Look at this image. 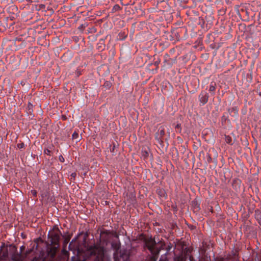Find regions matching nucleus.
<instances>
[{
  "label": "nucleus",
  "instance_id": "1",
  "mask_svg": "<svg viewBox=\"0 0 261 261\" xmlns=\"http://www.w3.org/2000/svg\"><path fill=\"white\" fill-rule=\"evenodd\" d=\"M143 240L144 242V247L147 248L152 254V255L150 257L149 261H156L160 250L156 247V243L155 241L151 237L149 238L143 237Z\"/></svg>",
  "mask_w": 261,
  "mask_h": 261
},
{
  "label": "nucleus",
  "instance_id": "2",
  "mask_svg": "<svg viewBox=\"0 0 261 261\" xmlns=\"http://www.w3.org/2000/svg\"><path fill=\"white\" fill-rule=\"evenodd\" d=\"M112 248L115 250L114 253V261H129L128 256L125 255H120L118 256V252L120 248V243L118 242H113L111 244Z\"/></svg>",
  "mask_w": 261,
  "mask_h": 261
},
{
  "label": "nucleus",
  "instance_id": "3",
  "mask_svg": "<svg viewBox=\"0 0 261 261\" xmlns=\"http://www.w3.org/2000/svg\"><path fill=\"white\" fill-rule=\"evenodd\" d=\"M61 235L62 233L59 229L57 232H52L48 234V238L50 239V244L52 246H60V240Z\"/></svg>",
  "mask_w": 261,
  "mask_h": 261
},
{
  "label": "nucleus",
  "instance_id": "4",
  "mask_svg": "<svg viewBox=\"0 0 261 261\" xmlns=\"http://www.w3.org/2000/svg\"><path fill=\"white\" fill-rule=\"evenodd\" d=\"M100 236L102 241L105 242L109 241L112 236H114L117 239L119 238L118 234L116 232L106 229L101 231Z\"/></svg>",
  "mask_w": 261,
  "mask_h": 261
},
{
  "label": "nucleus",
  "instance_id": "5",
  "mask_svg": "<svg viewBox=\"0 0 261 261\" xmlns=\"http://www.w3.org/2000/svg\"><path fill=\"white\" fill-rule=\"evenodd\" d=\"M208 94L206 91H201L198 96L199 101L200 102V105L203 106L205 104H206L208 101Z\"/></svg>",
  "mask_w": 261,
  "mask_h": 261
},
{
  "label": "nucleus",
  "instance_id": "6",
  "mask_svg": "<svg viewBox=\"0 0 261 261\" xmlns=\"http://www.w3.org/2000/svg\"><path fill=\"white\" fill-rule=\"evenodd\" d=\"M59 247L58 246H53L48 248L47 252L48 255L52 259H54L58 251Z\"/></svg>",
  "mask_w": 261,
  "mask_h": 261
},
{
  "label": "nucleus",
  "instance_id": "7",
  "mask_svg": "<svg viewBox=\"0 0 261 261\" xmlns=\"http://www.w3.org/2000/svg\"><path fill=\"white\" fill-rule=\"evenodd\" d=\"M193 257L186 253L184 256H178L174 258V261H192Z\"/></svg>",
  "mask_w": 261,
  "mask_h": 261
},
{
  "label": "nucleus",
  "instance_id": "8",
  "mask_svg": "<svg viewBox=\"0 0 261 261\" xmlns=\"http://www.w3.org/2000/svg\"><path fill=\"white\" fill-rule=\"evenodd\" d=\"M165 130L164 128L160 127L158 132L156 133L155 138L159 143L163 142L162 138L165 135Z\"/></svg>",
  "mask_w": 261,
  "mask_h": 261
},
{
  "label": "nucleus",
  "instance_id": "9",
  "mask_svg": "<svg viewBox=\"0 0 261 261\" xmlns=\"http://www.w3.org/2000/svg\"><path fill=\"white\" fill-rule=\"evenodd\" d=\"M216 83L214 82H212L210 85L209 92L211 93V95H214L216 90Z\"/></svg>",
  "mask_w": 261,
  "mask_h": 261
},
{
  "label": "nucleus",
  "instance_id": "10",
  "mask_svg": "<svg viewBox=\"0 0 261 261\" xmlns=\"http://www.w3.org/2000/svg\"><path fill=\"white\" fill-rule=\"evenodd\" d=\"M254 216L258 222L261 224V211L259 210H256L255 211Z\"/></svg>",
  "mask_w": 261,
  "mask_h": 261
},
{
  "label": "nucleus",
  "instance_id": "11",
  "mask_svg": "<svg viewBox=\"0 0 261 261\" xmlns=\"http://www.w3.org/2000/svg\"><path fill=\"white\" fill-rule=\"evenodd\" d=\"M33 105L30 102H29L28 104V107H27L28 113H31L33 112Z\"/></svg>",
  "mask_w": 261,
  "mask_h": 261
},
{
  "label": "nucleus",
  "instance_id": "12",
  "mask_svg": "<svg viewBox=\"0 0 261 261\" xmlns=\"http://www.w3.org/2000/svg\"><path fill=\"white\" fill-rule=\"evenodd\" d=\"M18 256H19V254H18L17 252H16V253H13L12 255V256H11L12 260L13 261H17V260H18V259H17Z\"/></svg>",
  "mask_w": 261,
  "mask_h": 261
},
{
  "label": "nucleus",
  "instance_id": "13",
  "mask_svg": "<svg viewBox=\"0 0 261 261\" xmlns=\"http://www.w3.org/2000/svg\"><path fill=\"white\" fill-rule=\"evenodd\" d=\"M70 238L69 237H67L64 239V242H63V247H66V246H67V244L68 243V242L70 240Z\"/></svg>",
  "mask_w": 261,
  "mask_h": 261
},
{
  "label": "nucleus",
  "instance_id": "14",
  "mask_svg": "<svg viewBox=\"0 0 261 261\" xmlns=\"http://www.w3.org/2000/svg\"><path fill=\"white\" fill-rule=\"evenodd\" d=\"M72 138L73 139H77L79 138V134L76 132H74L72 135Z\"/></svg>",
  "mask_w": 261,
  "mask_h": 261
},
{
  "label": "nucleus",
  "instance_id": "15",
  "mask_svg": "<svg viewBox=\"0 0 261 261\" xmlns=\"http://www.w3.org/2000/svg\"><path fill=\"white\" fill-rule=\"evenodd\" d=\"M225 141L226 142L228 143V144H231V141H232V140H231V138L229 137V136H226L225 137Z\"/></svg>",
  "mask_w": 261,
  "mask_h": 261
},
{
  "label": "nucleus",
  "instance_id": "16",
  "mask_svg": "<svg viewBox=\"0 0 261 261\" xmlns=\"http://www.w3.org/2000/svg\"><path fill=\"white\" fill-rule=\"evenodd\" d=\"M43 152H44V153L45 154H47L48 155H51V154H50L51 151L48 148L45 149L44 150Z\"/></svg>",
  "mask_w": 261,
  "mask_h": 261
},
{
  "label": "nucleus",
  "instance_id": "17",
  "mask_svg": "<svg viewBox=\"0 0 261 261\" xmlns=\"http://www.w3.org/2000/svg\"><path fill=\"white\" fill-rule=\"evenodd\" d=\"M17 146L19 149H22L24 147V144L23 142L17 144Z\"/></svg>",
  "mask_w": 261,
  "mask_h": 261
},
{
  "label": "nucleus",
  "instance_id": "18",
  "mask_svg": "<svg viewBox=\"0 0 261 261\" xmlns=\"http://www.w3.org/2000/svg\"><path fill=\"white\" fill-rule=\"evenodd\" d=\"M121 9V7L118 5H115L113 7V10L115 11H118Z\"/></svg>",
  "mask_w": 261,
  "mask_h": 261
},
{
  "label": "nucleus",
  "instance_id": "19",
  "mask_svg": "<svg viewBox=\"0 0 261 261\" xmlns=\"http://www.w3.org/2000/svg\"><path fill=\"white\" fill-rule=\"evenodd\" d=\"M2 253V251L1 252V254ZM7 256H8L7 252L3 253V255H1V261H2V260H3V257L5 258V257H7Z\"/></svg>",
  "mask_w": 261,
  "mask_h": 261
},
{
  "label": "nucleus",
  "instance_id": "20",
  "mask_svg": "<svg viewBox=\"0 0 261 261\" xmlns=\"http://www.w3.org/2000/svg\"><path fill=\"white\" fill-rule=\"evenodd\" d=\"M104 86L108 88H110L111 86V84L109 82H106L104 84Z\"/></svg>",
  "mask_w": 261,
  "mask_h": 261
},
{
  "label": "nucleus",
  "instance_id": "21",
  "mask_svg": "<svg viewBox=\"0 0 261 261\" xmlns=\"http://www.w3.org/2000/svg\"><path fill=\"white\" fill-rule=\"evenodd\" d=\"M59 160L61 162L63 163L65 161L64 158L62 155H60L59 157Z\"/></svg>",
  "mask_w": 261,
  "mask_h": 261
},
{
  "label": "nucleus",
  "instance_id": "22",
  "mask_svg": "<svg viewBox=\"0 0 261 261\" xmlns=\"http://www.w3.org/2000/svg\"><path fill=\"white\" fill-rule=\"evenodd\" d=\"M62 251L63 253L64 254H66L68 253V251L66 249V247H63V248Z\"/></svg>",
  "mask_w": 261,
  "mask_h": 261
},
{
  "label": "nucleus",
  "instance_id": "23",
  "mask_svg": "<svg viewBox=\"0 0 261 261\" xmlns=\"http://www.w3.org/2000/svg\"><path fill=\"white\" fill-rule=\"evenodd\" d=\"M105 41V39H101L99 40V44H100L101 45H104Z\"/></svg>",
  "mask_w": 261,
  "mask_h": 261
},
{
  "label": "nucleus",
  "instance_id": "24",
  "mask_svg": "<svg viewBox=\"0 0 261 261\" xmlns=\"http://www.w3.org/2000/svg\"><path fill=\"white\" fill-rule=\"evenodd\" d=\"M4 247V245H2L1 247H0V261H1V252L3 250V248Z\"/></svg>",
  "mask_w": 261,
  "mask_h": 261
},
{
  "label": "nucleus",
  "instance_id": "25",
  "mask_svg": "<svg viewBox=\"0 0 261 261\" xmlns=\"http://www.w3.org/2000/svg\"><path fill=\"white\" fill-rule=\"evenodd\" d=\"M76 173L75 172L74 173H72L71 174V176L73 177V178H75V177L76 176Z\"/></svg>",
  "mask_w": 261,
  "mask_h": 261
},
{
  "label": "nucleus",
  "instance_id": "26",
  "mask_svg": "<svg viewBox=\"0 0 261 261\" xmlns=\"http://www.w3.org/2000/svg\"><path fill=\"white\" fill-rule=\"evenodd\" d=\"M32 261H37V259L36 258H34Z\"/></svg>",
  "mask_w": 261,
  "mask_h": 261
},
{
  "label": "nucleus",
  "instance_id": "27",
  "mask_svg": "<svg viewBox=\"0 0 261 261\" xmlns=\"http://www.w3.org/2000/svg\"><path fill=\"white\" fill-rule=\"evenodd\" d=\"M33 194H34V195H36V192H34Z\"/></svg>",
  "mask_w": 261,
  "mask_h": 261
},
{
  "label": "nucleus",
  "instance_id": "28",
  "mask_svg": "<svg viewBox=\"0 0 261 261\" xmlns=\"http://www.w3.org/2000/svg\"><path fill=\"white\" fill-rule=\"evenodd\" d=\"M114 148H115V145H114L113 147L112 148L113 151L114 150Z\"/></svg>",
  "mask_w": 261,
  "mask_h": 261
},
{
  "label": "nucleus",
  "instance_id": "29",
  "mask_svg": "<svg viewBox=\"0 0 261 261\" xmlns=\"http://www.w3.org/2000/svg\"><path fill=\"white\" fill-rule=\"evenodd\" d=\"M22 248H23V246H22V247H21V250H22Z\"/></svg>",
  "mask_w": 261,
  "mask_h": 261
}]
</instances>
